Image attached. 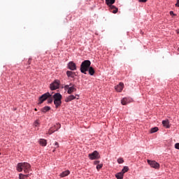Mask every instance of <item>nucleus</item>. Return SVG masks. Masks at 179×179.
I'll use <instances>...</instances> for the list:
<instances>
[{
    "instance_id": "f257e3e1",
    "label": "nucleus",
    "mask_w": 179,
    "mask_h": 179,
    "mask_svg": "<svg viewBox=\"0 0 179 179\" xmlns=\"http://www.w3.org/2000/svg\"><path fill=\"white\" fill-rule=\"evenodd\" d=\"M30 164L27 162L19 163L17 166V170L19 172L24 171V173H29L30 171Z\"/></svg>"
},
{
    "instance_id": "4c0bfd02",
    "label": "nucleus",
    "mask_w": 179,
    "mask_h": 179,
    "mask_svg": "<svg viewBox=\"0 0 179 179\" xmlns=\"http://www.w3.org/2000/svg\"><path fill=\"white\" fill-rule=\"evenodd\" d=\"M31 62V59H29V60H28V64H30Z\"/></svg>"
},
{
    "instance_id": "58836bf2",
    "label": "nucleus",
    "mask_w": 179,
    "mask_h": 179,
    "mask_svg": "<svg viewBox=\"0 0 179 179\" xmlns=\"http://www.w3.org/2000/svg\"><path fill=\"white\" fill-rule=\"evenodd\" d=\"M176 33L179 34V29L176 30Z\"/></svg>"
},
{
    "instance_id": "4be33fe9",
    "label": "nucleus",
    "mask_w": 179,
    "mask_h": 179,
    "mask_svg": "<svg viewBox=\"0 0 179 179\" xmlns=\"http://www.w3.org/2000/svg\"><path fill=\"white\" fill-rule=\"evenodd\" d=\"M159 131L158 127H153L150 129V134H155V132H157Z\"/></svg>"
},
{
    "instance_id": "20e7f679",
    "label": "nucleus",
    "mask_w": 179,
    "mask_h": 179,
    "mask_svg": "<svg viewBox=\"0 0 179 179\" xmlns=\"http://www.w3.org/2000/svg\"><path fill=\"white\" fill-rule=\"evenodd\" d=\"M88 157L90 160H96V159H100V155L99 152L94 151L92 153L89 154Z\"/></svg>"
},
{
    "instance_id": "f03ea898",
    "label": "nucleus",
    "mask_w": 179,
    "mask_h": 179,
    "mask_svg": "<svg viewBox=\"0 0 179 179\" xmlns=\"http://www.w3.org/2000/svg\"><path fill=\"white\" fill-rule=\"evenodd\" d=\"M92 64V62H90V60H85L82 62L80 65V72L82 73H85L86 75V72L89 71V68L90 67V65Z\"/></svg>"
},
{
    "instance_id": "f8f14e48",
    "label": "nucleus",
    "mask_w": 179,
    "mask_h": 179,
    "mask_svg": "<svg viewBox=\"0 0 179 179\" xmlns=\"http://www.w3.org/2000/svg\"><path fill=\"white\" fill-rule=\"evenodd\" d=\"M57 126L58 127V128L55 129V126H54V127H51L49 130V135H51V134H54V132H55V131H58V129H59V128H61V124H57Z\"/></svg>"
},
{
    "instance_id": "9b49d317",
    "label": "nucleus",
    "mask_w": 179,
    "mask_h": 179,
    "mask_svg": "<svg viewBox=\"0 0 179 179\" xmlns=\"http://www.w3.org/2000/svg\"><path fill=\"white\" fill-rule=\"evenodd\" d=\"M115 89L117 92H122V90L124 89V83H120L119 85L115 87Z\"/></svg>"
},
{
    "instance_id": "2f4dec72",
    "label": "nucleus",
    "mask_w": 179,
    "mask_h": 179,
    "mask_svg": "<svg viewBox=\"0 0 179 179\" xmlns=\"http://www.w3.org/2000/svg\"><path fill=\"white\" fill-rule=\"evenodd\" d=\"M175 6L178 8L179 7V0H177L176 3L175 4Z\"/></svg>"
},
{
    "instance_id": "c756f323",
    "label": "nucleus",
    "mask_w": 179,
    "mask_h": 179,
    "mask_svg": "<svg viewBox=\"0 0 179 179\" xmlns=\"http://www.w3.org/2000/svg\"><path fill=\"white\" fill-rule=\"evenodd\" d=\"M175 148L179 150V143L175 144Z\"/></svg>"
},
{
    "instance_id": "6e6552de",
    "label": "nucleus",
    "mask_w": 179,
    "mask_h": 179,
    "mask_svg": "<svg viewBox=\"0 0 179 179\" xmlns=\"http://www.w3.org/2000/svg\"><path fill=\"white\" fill-rule=\"evenodd\" d=\"M132 101V99L130 98H123L121 101V103L122 106H127V104H129V103H131Z\"/></svg>"
},
{
    "instance_id": "5701e85b",
    "label": "nucleus",
    "mask_w": 179,
    "mask_h": 179,
    "mask_svg": "<svg viewBox=\"0 0 179 179\" xmlns=\"http://www.w3.org/2000/svg\"><path fill=\"white\" fill-rule=\"evenodd\" d=\"M128 170H129V168H128V166H124L121 173H122L123 174H125V173H127Z\"/></svg>"
},
{
    "instance_id": "e433bc0d",
    "label": "nucleus",
    "mask_w": 179,
    "mask_h": 179,
    "mask_svg": "<svg viewBox=\"0 0 179 179\" xmlns=\"http://www.w3.org/2000/svg\"><path fill=\"white\" fill-rule=\"evenodd\" d=\"M55 146H56V148H58V143L57 142H56L55 143Z\"/></svg>"
},
{
    "instance_id": "f3484780",
    "label": "nucleus",
    "mask_w": 179,
    "mask_h": 179,
    "mask_svg": "<svg viewBox=\"0 0 179 179\" xmlns=\"http://www.w3.org/2000/svg\"><path fill=\"white\" fill-rule=\"evenodd\" d=\"M110 9L112 12V13H117V12H118V8L117 7H115V6H109Z\"/></svg>"
},
{
    "instance_id": "f704fd0d",
    "label": "nucleus",
    "mask_w": 179,
    "mask_h": 179,
    "mask_svg": "<svg viewBox=\"0 0 179 179\" xmlns=\"http://www.w3.org/2000/svg\"><path fill=\"white\" fill-rule=\"evenodd\" d=\"M42 113H45V107H44L43 108H42Z\"/></svg>"
},
{
    "instance_id": "dca6fc26",
    "label": "nucleus",
    "mask_w": 179,
    "mask_h": 179,
    "mask_svg": "<svg viewBox=\"0 0 179 179\" xmlns=\"http://www.w3.org/2000/svg\"><path fill=\"white\" fill-rule=\"evenodd\" d=\"M162 125L165 127V128H170V122H169V120H163Z\"/></svg>"
},
{
    "instance_id": "1a4fd4ad",
    "label": "nucleus",
    "mask_w": 179,
    "mask_h": 179,
    "mask_svg": "<svg viewBox=\"0 0 179 179\" xmlns=\"http://www.w3.org/2000/svg\"><path fill=\"white\" fill-rule=\"evenodd\" d=\"M68 68L71 71H76V64H75L73 62H70L68 64Z\"/></svg>"
},
{
    "instance_id": "cd10ccee",
    "label": "nucleus",
    "mask_w": 179,
    "mask_h": 179,
    "mask_svg": "<svg viewBox=\"0 0 179 179\" xmlns=\"http://www.w3.org/2000/svg\"><path fill=\"white\" fill-rule=\"evenodd\" d=\"M69 86H71V85H66L65 86H64V90H69V89H70V87H69Z\"/></svg>"
},
{
    "instance_id": "0eeeda50",
    "label": "nucleus",
    "mask_w": 179,
    "mask_h": 179,
    "mask_svg": "<svg viewBox=\"0 0 179 179\" xmlns=\"http://www.w3.org/2000/svg\"><path fill=\"white\" fill-rule=\"evenodd\" d=\"M53 99L54 98L50 94V92L45 93V100H47L48 104H51V103H52Z\"/></svg>"
},
{
    "instance_id": "9d476101",
    "label": "nucleus",
    "mask_w": 179,
    "mask_h": 179,
    "mask_svg": "<svg viewBox=\"0 0 179 179\" xmlns=\"http://www.w3.org/2000/svg\"><path fill=\"white\" fill-rule=\"evenodd\" d=\"M78 96V98H76V96H75V95H70L66 99L65 101L66 103H69V101H72V100H75V99H77V100L79 99V95H76Z\"/></svg>"
},
{
    "instance_id": "ddd939ff",
    "label": "nucleus",
    "mask_w": 179,
    "mask_h": 179,
    "mask_svg": "<svg viewBox=\"0 0 179 179\" xmlns=\"http://www.w3.org/2000/svg\"><path fill=\"white\" fill-rule=\"evenodd\" d=\"M70 88H69V90H67L68 94H72L73 92H76V88H75V85H72V83L70 84Z\"/></svg>"
},
{
    "instance_id": "39448f33",
    "label": "nucleus",
    "mask_w": 179,
    "mask_h": 179,
    "mask_svg": "<svg viewBox=\"0 0 179 179\" xmlns=\"http://www.w3.org/2000/svg\"><path fill=\"white\" fill-rule=\"evenodd\" d=\"M50 87L51 90H57V89H59V80H55V82L50 84Z\"/></svg>"
},
{
    "instance_id": "423d86ee",
    "label": "nucleus",
    "mask_w": 179,
    "mask_h": 179,
    "mask_svg": "<svg viewBox=\"0 0 179 179\" xmlns=\"http://www.w3.org/2000/svg\"><path fill=\"white\" fill-rule=\"evenodd\" d=\"M147 162H148V164L150 165V167H152L153 169H159V167H160V164L155 161H152V160L148 159Z\"/></svg>"
},
{
    "instance_id": "aec40b11",
    "label": "nucleus",
    "mask_w": 179,
    "mask_h": 179,
    "mask_svg": "<svg viewBox=\"0 0 179 179\" xmlns=\"http://www.w3.org/2000/svg\"><path fill=\"white\" fill-rule=\"evenodd\" d=\"M115 177L117 179H122V178H124V174L122 172H120L115 175Z\"/></svg>"
},
{
    "instance_id": "72a5a7b5",
    "label": "nucleus",
    "mask_w": 179,
    "mask_h": 179,
    "mask_svg": "<svg viewBox=\"0 0 179 179\" xmlns=\"http://www.w3.org/2000/svg\"><path fill=\"white\" fill-rule=\"evenodd\" d=\"M99 163H100V161H95V162H94V164H98L99 165Z\"/></svg>"
},
{
    "instance_id": "6ab92c4d",
    "label": "nucleus",
    "mask_w": 179,
    "mask_h": 179,
    "mask_svg": "<svg viewBox=\"0 0 179 179\" xmlns=\"http://www.w3.org/2000/svg\"><path fill=\"white\" fill-rule=\"evenodd\" d=\"M69 173H70L69 171H65L62 173H60V177L62 178L66 177V176H69Z\"/></svg>"
},
{
    "instance_id": "a211bd4d",
    "label": "nucleus",
    "mask_w": 179,
    "mask_h": 179,
    "mask_svg": "<svg viewBox=\"0 0 179 179\" xmlns=\"http://www.w3.org/2000/svg\"><path fill=\"white\" fill-rule=\"evenodd\" d=\"M106 3L108 6H111L113 3H115V0H106Z\"/></svg>"
},
{
    "instance_id": "c9c22d12",
    "label": "nucleus",
    "mask_w": 179,
    "mask_h": 179,
    "mask_svg": "<svg viewBox=\"0 0 179 179\" xmlns=\"http://www.w3.org/2000/svg\"><path fill=\"white\" fill-rule=\"evenodd\" d=\"M148 0H139V2H147Z\"/></svg>"
},
{
    "instance_id": "393cba45",
    "label": "nucleus",
    "mask_w": 179,
    "mask_h": 179,
    "mask_svg": "<svg viewBox=\"0 0 179 179\" xmlns=\"http://www.w3.org/2000/svg\"><path fill=\"white\" fill-rule=\"evenodd\" d=\"M117 163L119 164H122V163H124V159L122 158H118L117 159Z\"/></svg>"
},
{
    "instance_id": "7c9ffc66",
    "label": "nucleus",
    "mask_w": 179,
    "mask_h": 179,
    "mask_svg": "<svg viewBox=\"0 0 179 179\" xmlns=\"http://www.w3.org/2000/svg\"><path fill=\"white\" fill-rule=\"evenodd\" d=\"M50 110H51L50 106H45V111H50Z\"/></svg>"
},
{
    "instance_id": "c85d7f7f",
    "label": "nucleus",
    "mask_w": 179,
    "mask_h": 179,
    "mask_svg": "<svg viewBox=\"0 0 179 179\" xmlns=\"http://www.w3.org/2000/svg\"><path fill=\"white\" fill-rule=\"evenodd\" d=\"M40 124V122H38V120L35 121L34 125V127H38V124Z\"/></svg>"
},
{
    "instance_id": "ea45409f",
    "label": "nucleus",
    "mask_w": 179,
    "mask_h": 179,
    "mask_svg": "<svg viewBox=\"0 0 179 179\" xmlns=\"http://www.w3.org/2000/svg\"><path fill=\"white\" fill-rule=\"evenodd\" d=\"M34 110H35V111H37V108H35Z\"/></svg>"
},
{
    "instance_id": "4468645a",
    "label": "nucleus",
    "mask_w": 179,
    "mask_h": 179,
    "mask_svg": "<svg viewBox=\"0 0 179 179\" xmlns=\"http://www.w3.org/2000/svg\"><path fill=\"white\" fill-rule=\"evenodd\" d=\"M66 75L68 78H75L76 76V73L71 71H66Z\"/></svg>"
},
{
    "instance_id": "a878e982",
    "label": "nucleus",
    "mask_w": 179,
    "mask_h": 179,
    "mask_svg": "<svg viewBox=\"0 0 179 179\" xmlns=\"http://www.w3.org/2000/svg\"><path fill=\"white\" fill-rule=\"evenodd\" d=\"M24 177H29V175H23L22 173H20V179H24Z\"/></svg>"
},
{
    "instance_id": "bb28decb",
    "label": "nucleus",
    "mask_w": 179,
    "mask_h": 179,
    "mask_svg": "<svg viewBox=\"0 0 179 179\" xmlns=\"http://www.w3.org/2000/svg\"><path fill=\"white\" fill-rule=\"evenodd\" d=\"M102 167H103V164H98L96 166V169L100 170V169H101Z\"/></svg>"
},
{
    "instance_id": "473e14b6",
    "label": "nucleus",
    "mask_w": 179,
    "mask_h": 179,
    "mask_svg": "<svg viewBox=\"0 0 179 179\" xmlns=\"http://www.w3.org/2000/svg\"><path fill=\"white\" fill-rule=\"evenodd\" d=\"M169 14L171 15V16H174L176 14H174V12L173 11H170Z\"/></svg>"
},
{
    "instance_id": "2eb2a0df",
    "label": "nucleus",
    "mask_w": 179,
    "mask_h": 179,
    "mask_svg": "<svg viewBox=\"0 0 179 179\" xmlns=\"http://www.w3.org/2000/svg\"><path fill=\"white\" fill-rule=\"evenodd\" d=\"M45 101V94H43L41 96L39 97L38 104H43Z\"/></svg>"
},
{
    "instance_id": "7ed1b4c3",
    "label": "nucleus",
    "mask_w": 179,
    "mask_h": 179,
    "mask_svg": "<svg viewBox=\"0 0 179 179\" xmlns=\"http://www.w3.org/2000/svg\"><path fill=\"white\" fill-rule=\"evenodd\" d=\"M54 104L56 108H58L61 104H62V95L59 93H56L53 95Z\"/></svg>"
},
{
    "instance_id": "b1692460",
    "label": "nucleus",
    "mask_w": 179,
    "mask_h": 179,
    "mask_svg": "<svg viewBox=\"0 0 179 179\" xmlns=\"http://www.w3.org/2000/svg\"><path fill=\"white\" fill-rule=\"evenodd\" d=\"M39 143H40V145H41L42 146H45V140H44V139H40Z\"/></svg>"
},
{
    "instance_id": "a19ab883",
    "label": "nucleus",
    "mask_w": 179,
    "mask_h": 179,
    "mask_svg": "<svg viewBox=\"0 0 179 179\" xmlns=\"http://www.w3.org/2000/svg\"><path fill=\"white\" fill-rule=\"evenodd\" d=\"M0 155H1V152H0Z\"/></svg>"
},
{
    "instance_id": "412c9836",
    "label": "nucleus",
    "mask_w": 179,
    "mask_h": 179,
    "mask_svg": "<svg viewBox=\"0 0 179 179\" xmlns=\"http://www.w3.org/2000/svg\"><path fill=\"white\" fill-rule=\"evenodd\" d=\"M88 72L90 73V75H91L92 76H93V75H94V69H93V67H89L88 68Z\"/></svg>"
}]
</instances>
